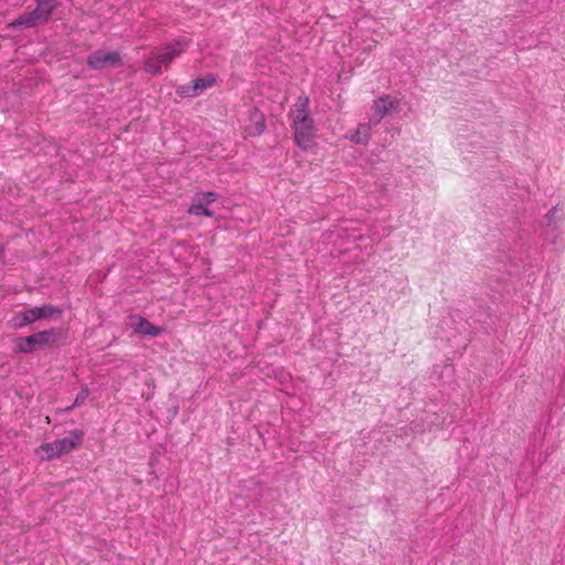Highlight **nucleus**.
I'll list each match as a JSON object with an SVG mask.
<instances>
[{"label":"nucleus","instance_id":"nucleus-1","mask_svg":"<svg viewBox=\"0 0 565 565\" xmlns=\"http://www.w3.org/2000/svg\"><path fill=\"white\" fill-rule=\"evenodd\" d=\"M291 128L294 129V140L299 148L307 151L313 147L317 129L309 113V97L306 95L298 98Z\"/></svg>","mask_w":565,"mask_h":565},{"label":"nucleus","instance_id":"nucleus-2","mask_svg":"<svg viewBox=\"0 0 565 565\" xmlns=\"http://www.w3.org/2000/svg\"><path fill=\"white\" fill-rule=\"evenodd\" d=\"M185 42L175 41L167 44L160 50L152 51L149 56L145 60L143 71L151 75H158L162 72V68H168L170 64L182 52L185 51Z\"/></svg>","mask_w":565,"mask_h":565},{"label":"nucleus","instance_id":"nucleus-3","mask_svg":"<svg viewBox=\"0 0 565 565\" xmlns=\"http://www.w3.org/2000/svg\"><path fill=\"white\" fill-rule=\"evenodd\" d=\"M34 2L36 7L13 20L10 24L12 28H34L39 24H45L61 6V0H34Z\"/></svg>","mask_w":565,"mask_h":565},{"label":"nucleus","instance_id":"nucleus-4","mask_svg":"<svg viewBox=\"0 0 565 565\" xmlns=\"http://www.w3.org/2000/svg\"><path fill=\"white\" fill-rule=\"evenodd\" d=\"M60 333L56 329L39 331L28 337H19L14 340V353H31L43 350L57 342Z\"/></svg>","mask_w":565,"mask_h":565},{"label":"nucleus","instance_id":"nucleus-5","mask_svg":"<svg viewBox=\"0 0 565 565\" xmlns=\"http://www.w3.org/2000/svg\"><path fill=\"white\" fill-rule=\"evenodd\" d=\"M122 57L117 51L97 50L87 56L86 63L90 70L102 71L106 67H118Z\"/></svg>","mask_w":565,"mask_h":565},{"label":"nucleus","instance_id":"nucleus-6","mask_svg":"<svg viewBox=\"0 0 565 565\" xmlns=\"http://www.w3.org/2000/svg\"><path fill=\"white\" fill-rule=\"evenodd\" d=\"M217 196L213 191L198 192L194 196V203L188 209V213L195 216L204 215L211 217L213 212L209 210L207 205L215 202Z\"/></svg>","mask_w":565,"mask_h":565},{"label":"nucleus","instance_id":"nucleus-7","mask_svg":"<svg viewBox=\"0 0 565 565\" xmlns=\"http://www.w3.org/2000/svg\"><path fill=\"white\" fill-rule=\"evenodd\" d=\"M84 439V431L81 429H74L70 433V436L56 439L53 441V446L55 447V455L62 457L63 455H67L78 446L82 445Z\"/></svg>","mask_w":565,"mask_h":565},{"label":"nucleus","instance_id":"nucleus-8","mask_svg":"<svg viewBox=\"0 0 565 565\" xmlns=\"http://www.w3.org/2000/svg\"><path fill=\"white\" fill-rule=\"evenodd\" d=\"M399 102L390 95H384L374 100L372 105V120L374 124H379L386 115L392 110L398 108Z\"/></svg>","mask_w":565,"mask_h":565},{"label":"nucleus","instance_id":"nucleus-9","mask_svg":"<svg viewBox=\"0 0 565 565\" xmlns=\"http://www.w3.org/2000/svg\"><path fill=\"white\" fill-rule=\"evenodd\" d=\"M249 121L250 125L247 127L249 135L258 136L265 130V117L257 108L249 110Z\"/></svg>","mask_w":565,"mask_h":565},{"label":"nucleus","instance_id":"nucleus-10","mask_svg":"<svg viewBox=\"0 0 565 565\" xmlns=\"http://www.w3.org/2000/svg\"><path fill=\"white\" fill-rule=\"evenodd\" d=\"M135 332L146 335L158 337L162 333V328L152 324L146 318L139 317V322L135 327Z\"/></svg>","mask_w":565,"mask_h":565},{"label":"nucleus","instance_id":"nucleus-11","mask_svg":"<svg viewBox=\"0 0 565 565\" xmlns=\"http://www.w3.org/2000/svg\"><path fill=\"white\" fill-rule=\"evenodd\" d=\"M371 138V126L369 124H360L355 131L351 135L350 140L358 145H366Z\"/></svg>","mask_w":565,"mask_h":565},{"label":"nucleus","instance_id":"nucleus-12","mask_svg":"<svg viewBox=\"0 0 565 565\" xmlns=\"http://www.w3.org/2000/svg\"><path fill=\"white\" fill-rule=\"evenodd\" d=\"M32 322H34V319L31 308L15 313L10 321L13 329H21Z\"/></svg>","mask_w":565,"mask_h":565},{"label":"nucleus","instance_id":"nucleus-13","mask_svg":"<svg viewBox=\"0 0 565 565\" xmlns=\"http://www.w3.org/2000/svg\"><path fill=\"white\" fill-rule=\"evenodd\" d=\"M31 310L33 313L34 322L38 320H41V319H47L51 316H53L54 313L61 312L56 307H54L52 305H45L43 307H34V308H31Z\"/></svg>","mask_w":565,"mask_h":565},{"label":"nucleus","instance_id":"nucleus-14","mask_svg":"<svg viewBox=\"0 0 565 565\" xmlns=\"http://www.w3.org/2000/svg\"><path fill=\"white\" fill-rule=\"evenodd\" d=\"M216 82V78L213 74H207L203 77H198L193 79L195 89L200 95L204 89L212 87Z\"/></svg>","mask_w":565,"mask_h":565},{"label":"nucleus","instance_id":"nucleus-15","mask_svg":"<svg viewBox=\"0 0 565 565\" xmlns=\"http://www.w3.org/2000/svg\"><path fill=\"white\" fill-rule=\"evenodd\" d=\"M36 452L41 456L43 460H52L54 458H60L58 455H55V447L53 443L42 444Z\"/></svg>","mask_w":565,"mask_h":565},{"label":"nucleus","instance_id":"nucleus-16","mask_svg":"<svg viewBox=\"0 0 565 565\" xmlns=\"http://www.w3.org/2000/svg\"><path fill=\"white\" fill-rule=\"evenodd\" d=\"M88 396H89L88 387L86 385L82 386V388H81L79 393L77 394L74 403L71 406L66 407L65 412H70L73 408L83 405Z\"/></svg>","mask_w":565,"mask_h":565},{"label":"nucleus","instance_id":"nucleus-17","mask_svg":"<svg viewBox=\"0 0 565 565\" xmlns=\"http://www.w3.org/2000/svg\"><path fill=\"white\" fill-rule=\"evenodd\" d=\"M177 94L181 97H196L199 96L194 83L181 85L177 88Z\"/></svg>","mask_w":565,"mask_h":565},{"label":"nucleus","instance_id":"nucleus-18","mask_svg":"<svg viewBox=\"0 0 565 565\" xmlns=\"http://www.w3.org/2000/svg\"><path fill=\"white\" fill-rule=\"evenodd\" d=\"M548 224H551L552 222H555V220L557 218L556 216V207H553L552 210H550L547 212V214L545 215Z\"/></svg>","mask_w":565,"mask_h":565}]
</instances>
